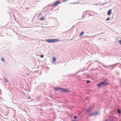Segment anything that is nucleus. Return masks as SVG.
<instances>
[{
  "mask_svg": "<svg viewBox=\"0 0 121 121\" xmlns=\"http://www.w3.org/2000/svg\"><path fill=\"white\" fill-rule=\"evenodd\" d=\"M47 42L49 43L57 42L60 41V40L57 39H50L46 40Z\"/></svg>",
  "mask_w": 121,
  "mask_h": 121,
  "instance_id": "f257e3e1",
  "label": "nucleus"
},
{
  "mask_svg": "<svg viewBox=\"0 0 121 121\" xmlns=\"http://www.w3.org/2000/svg\"><path fill=\"white\" fill-rule=\"evenodd\" d=\"M108 83L106 81H104L100 82L99 84H97V86L98 87H102L104 85H106L108 84Z\"/></svg>",
  "mask_w": 121,
  "mask_h": 121,
  "instance_id": "f03ea898",
  "label": "nucleus"
},
{
  "mask_svg": "<svg viewBox=\"0 0 121 121\" xmlns=\"http://www.w3.org/2000/svg\"><path fill=\"white\" fill-rule=\"evenodd\" d=\"M61 2H60L59 1H56V2H54L53 3L54 4L52 5L51 4H50L49 5H48V6H51L52 7H53L54 6H56L57 5V4H59Z\"/></svg>",
  "mask_w": 121,
  "mask_h": 121,
  "instance_id": "7ed1b4c3",
  "label": "nucleus"
},
{
  "mask_svg": "<svg viewBox=\"0 0 121 121\" xmlns=\"http://www.w3.org/2000/svg\"><path fill=\"white\" fill-rule=\"evenodd\" d=\"M61 91H62V92H65L66 93H68L69 92V91H69L68 89H64L63 88H62L61 89Z\"/></svg>",
  "mask_w": 121,
  "mask_h": 121,
  "instance_id": "20e7f679",
  "label": "nucleus"
},
{
  "mask_svg": "<svg viewBox=\"0 0 121 121\" xmlns=\"http://www.w3.org/2000/svg\"><path fill=\"white\" fill-rule=\"evenodd\" d=\"M114 118H115V117L113 116H110L108 118V120L109 121H113Z\"/></svg>",
  "mask_w": 121,
  "mask_h": 121,
  "instance_id": "39448f33",
  "label": "nucleus"
},
{
  "mask_svg": "<svg viewBox=\"0 0 121 121\" xmlns=\"http://www.w3.org/2000/svg\"><path fill=\"white\" fill-rule=\"evenodd\" d=\"M62 88H60L59 87H54V90L55 91H58L59 90L61 91V89Z\"/></svg>",
  "mask_w": 121,
  "mask_h": 121,
  "instance_id": "423d86ee",
  "label": "nucleus"
},
{
  "mask_svg": "<svg viewBox=\"0 0 121 121\" xmlns=\"http://www.w3.org/2000/svg\"><path fill=\"white\" fill-rule=\"evenodd\" d=\"M92 110V109L90 108L87 109L86 110V112L87 113L90 112Z\"/></svg>",
  "mask_w": 121,
  "mask_h": 121,
  "instance_id": "0eeeda50",
  "label": "nucleus"
},
{
  "mask_svg": "<svg viewBox=\"0 0 121 121\" xmlns=\"http://www.w3.org/2000/svg\"><path fill=\"white\" fill-rule=\"evenodd\" d=\"M112 10L110 9L108 10L107 13V14L108 15H110L112 13Z\"/></svg>",
  "mask_w": 121,
  "mask_h": 121,
  "instance_id": "6e6552de",
  "label": "nucleus"
},
{
  "mask_svg": "<svg viewBox=\"0 0 121 121\" xmlns=\"http://www.w3.org/2000/svg\"><path fill=\"white\" fill-rule=\"evenodd\" d=\"M115 65H108V66H105L104 65V67H108V68H109V67H112V68H114V67H112L113 66Z\"/></svg>",
  "mask_w": 121,
  "mask_h": 121,
  "instance_id": "1a4fd4ad",
  "label": "nucleus"
},
{
  "mask_svg": "<svg viewBox=\"0 0 121 121\" xmlns=\"http://www.w3.org/2000/svg\"><path fill=\"white\" fill-rule=\"evenodd\" d=\"M97 112H96L95 113H93L92 114H90V116H92L93 115L95 116L97 115L98 113Z\"/></svg>",
  "mask_w": 121,
  "mask_h": 121,
  "instance_id": "9d476101",
  "label": "nucleus"
},
{
  "mask_svg": "<svg viewBox=\"0 0 121 121\" xmlns=\"http://www.w3.org/2000/svg\"><path fill=\"white\" fill-rule=\"evenodd\" d=\"M84 34V32H82L80 33L79 35V37L80 38Z\"/></svg>",
  "mask_w": 121,
  "mask_h": 121,
  "instance_id": "9b49d317",
  "label": "nucleus"
},
{
  "mask_svg": "<svg viewBox=\"0 0 121 121\" xmlns=\"http://www.w3.org/2000/svg\"><path fill=\"white\" fill-rule=\"evenodd\" d=\"M4 79L5 82H8V81L4 77Z\"/></svg>",
  "mask_w": 121,
  "mask_h": 121,
  "instance_id": "f8f14e48",
  "label": "nucleus"
},
{
  "mask_svg": "<svg viewBox=\"0 0 121 121\" xmlns=\"http://www.w3.org/2000/svg\"><path fill=\"white\" fill-rule=\"evenodd\" d=\"M117 111L118 113L119 114H121V110L119 109H117Z\"/></svg>",
  "mask_w": 121,
  "mask_h": 121,
  "instance_id": "ddd939ff",
  "label": "nucleus"
},
{
  "mask_svg": "<svg viewBox=\"0 0 121 121\" xmlns=\"http://www.w3.org/2000/svg\"><path fill=\"white\" fill-rule=\"evenodd\" d=\"M56 60V58L55 57H53L52 59V60L53 61L55 62V61Z\"/></svg>",
  "mask_w": 121,
  "mask_h": 121,
  "instance_id": "4468645a",
  "label": "nucleus"
},
{
  "mask_svg": "<svg viewBox=\"0 0 121 121\" xmlns=\"http://www.w3.org/2000/svg\"><path fill=\"white\" fill-rule=\"evenodd\" d=\"M1 60L3 62H4V58H1Z\"/></svg>",
  "mask_w": 121,
  "mask_h": 121,
  "instance_id": "2eb2a0df",
  "label": "nucleus"
},
{
  "mask_svg": "<svg viewBox=\"0 0 121 121\" xmlns=\"http://www.w3.org/2000/svg\"><path fill=\"white\" fill-rule=\"evenodd\" d=\"M40 19L41 20H43L44 19L43 17H42L40 18Z\"/></svg>",
  "mask_w": 121,
  "mask_h": 121,
  "instance_id": "dca6fc26",
  "label": "nucleus"
},
{
  "mask_svg": "<svg viewBox=\"0 0 121 121\" xmlns=\"http://www.w3.org/2000/svg\"><path fill=\"white\" fill-rule=\"evenodd\" d=\"M110 19V17H108V18L106 19V21H108Z\"/></svg>",
  "mask_w": 121,
  "mask_h": 121,
  "instance_id": "f3484780",
  "label": "nucleus"
},
{
  "mask_svg": "<svg viewBox=\"0 0 121 121\" xmlns=\"http://www.w3.org/2000/svg\"><path fill=\"white\" fill-rule=\"evenodd\" d=\"M91 81H90L87 80V81L86 82L87 83H89Z\"/></svg>",
  "mask_w": 121,
  "mask_h": 121,
  "instance_id": "a211bd4d",
  "label": "nucleus"
},
{
  "mask_svg": "<svg viewBox=\"0 0 121 121\" xmlns=\"http://www.w3.org/2000/svg\"><path fill=\"white\" fill-rule=\"evenodd\" d=\"M77 118V116H74V117H73V119H76V118Z\"/></svg>",
  "mask_w": 121,
  "mask_h": 121,
  "instance_id": "6ab92c4d",
  "label": "nucleus"
},
{
  "mask_svg": "<svg viewBox=\"0 0 121 121\" xmlns=\"http://www.w3.org/2000/svg\"><path fill=\"white\" fill-rule=\"evenodd\" d=\"M44 57V55H41V56H40V57L41 58H43V57Z\"/></svg>",
  "mask_w": 121,
  "mask_h": 121,
  "instance_id": "aec40b11",
  "label": "nucleus"
},
{
  "mask_svg": "<svg viewBox=\"0 0 121 121\" xmlns=\"http://www.w3.org/2000/svg\"><path fill=\"white\" fill-rule=\"evenodd\" d=\"M120 44H121V39L119 42Z\"/></svg>",
  "mask_w": 121,
  "mask_h": 121,
  "instance_id": "412c9836",
  "label": "nucleus"
},
{
  "mask_svg": "<svg viewBox=\"0 0 121 121\" xmlns=\"http://www.w3.org/2000/svg\"><path fill=\"white\" fill-rule=\"evenodd\" d=\"M117 74L118 75H120V73H119V72H117Z\"/></svg>",
  "mask_w": 121,
  "mask_h": 121,
  "instance_id": "4be33fe9",
  "label": "nucleus"
},
{
  "mask_svg": "<svg viewBox=\"0 0 121 121\" xmlns=\"http://www.w3.org/2000/svg\"><path fill=\"white\" fill-rule=\"evenodd\" d=\"M120 84L121 85V79L120 80Z\"/></svg>",
  "mask_w": 121,
  "mask_h": 121,
  "instance_id": "5701e85b",
  "label": "nucleus"
},
{
  "mask_svg": "<svg viewBox=\"0 0 121 121\" xmlns=\"http://www.w3.org/2000/svg\"><path fill=\"white\" fill-rule=\"evenodd\" d=\"M105 121H109V120H108V119H107L105 120Z\"/></svg>",
  "mask_w": 121,
  "mask_h": 121,
  "instance_id": "b1692460",
  "label": "nucleus"
},
{
  "mask_svg": "<svg viewBox=\"0 0 121 121\" xmlns=\"http://www.w3.org/2000/svg\"><path fill=\"white\" fill-rule=\"evenodd\" d=\"M106 4L107 3H103V4H102V5H103Z\"/></svg>",
  "mask_w": 121,
  "mask_h": 121,
  "instance_id": "393cba45",
  "label": "nucleus"
},
{
  "mask_svg": "<svg viewBox=\"0 0 121 121\" xmlns=\"http://www.w3.org/2000/svg\"><path fill=\"white\" fill-rule=\"evenodd\" d=\"M98 4H95V5H98Z\"/></svg>",
  "mask_w": 121,
  "mask_h": 121,
  "instance_id": "a878e982",
  "label": "nucleus"
},
{
  "mask_svg": "<svg viewBox=\"0 0 121 121\" xmlns=\"http://www.w3.org/2000/svg\"><path fill=\"white\" fill-rule=\"evenodd\" d=\"M32 71V72H35L36 71Z\"/></svg>",
  "mask_w": 121,
  "mask_h": 121,
  "instance_id": "bb28decb",
  "label": "nucleus"
},
{
  "mask_svg": "<svg viewBox=\"0 0 121 121\" xmlns=\"http://www.w3.org/2000/svg\"><path fill=\"white\" fill-rule=\"evenodd\" d=\"M72 121H76L75 120H73Z\"/></svg>",
  "mask_w": 121,
  "mask_h": 121,
  "instance_id": "cd10ccee",
  "label": "nucleus"
},
{
  "mask_svg": "<svg viewBox=\"0 0 121 121\" xmlns=\"http://www.w3.org/2000/svg\"><path fill=\"white\" fill-rule=\"evenodd\" d=\"M28 98H29V99H30V97H28Z\"/></svg>",
  "mask_w": 121,
  "mask_h": 121,
  "instance_id": "c85d7f7f",
  "label": "nucleus"
},
{
  "mask_svg": "<svg viewBox=\"0 0 121 121\" xmlns=\"http://www.w3.org/2000/svg\"><path fill=\"white\" fill-rule=\"evenodd\" d=\"M28 7H27L26 8V9H28Z\"/></svg>",
  "mask_w": 121,
  "mask_h": 121,
  "instance_id": "c756f323",
  "label": "nucleus"
},
{
  "mask_svg": "<svg viewBox=\"0 0 121 121\" xmlns=\"http://www.w3.org/2000/svg\"><path fill=\"white\" fill-rule=\"evenodd\" d=\"M91 65V64H90L89 65V66Z\"/></svg>",
  "mask_w": 121,
  "mask_h": 121,
  "instance_id": "7c9ffc66",
  "label": "nucleus"
},
{
  "mask_svg": "<svg viewBox=\"0 0 121 121\" xmlns=\"http://www.w3.org/2000/svg\"><path fill=\"white\" fill-rule=\"evenodd\" d=\"M79 72V71H78V72H77V73H78Z\"/></svg>",
  "mask_w": 121,
  "mask_h": 121,
  "instance_id": "2f4dec72",
  "label": "nucleus"
},
{
  "mask_svg": "<svg viewBox=\"0 0 121 121\" xmlns=\"http://www.w3.org/2000/svg\"><path fill=\"white\" fill-rule=\"evenodd\" d=\"M36 26H34V27H35Z\"/></svg>",
  "mask_w": 121,
  "mask_h": 121,
  "instance_id": "473e14b6",
  "label": "nucleus"
},
{
  "mask_svg": "<svg viewBox=\"0 0 121 121\" xmlns=\"http://www.w3.org/2000/svg\"><path fill=\"white\" fill-rule=\"evenodd\" d=\"M41 27H43V26H41Z\"/></svg>",
  "mask_w": 121,
  "mask_h": 121,
  "instance_id": "72a5a7b5",
  "label": "nucleus"
}]
</instances>
